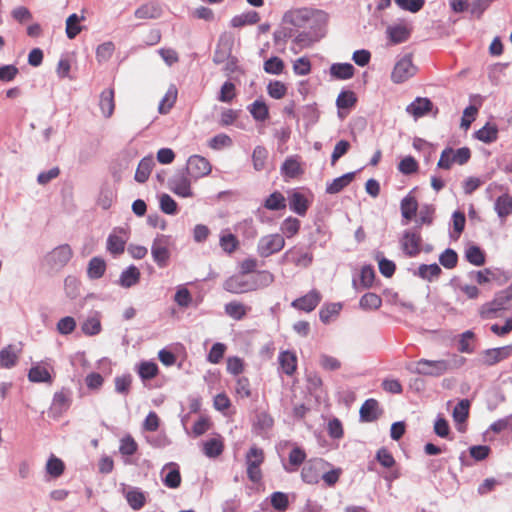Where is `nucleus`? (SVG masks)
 I'll use <instances>...</instances> for the list:
<instances>
[{
	"mask_svg": "<svg viewBox=\"0 0 512 512\" xmlns=\"http://www.w3.org/2000/svg\"><path fill=\"white\" fill-rule=\"evenodd\" d=\"M329 20L326 12L310 7H298L288 10L283 15V22L295 28H308L316 38L324 35V28Z\"/></svg>",
	"mask_w": 512,
	"mask_h": 512,
	"instance_id": "obj_1",
	"label": "nucleus"
},
{
	"mask_svg": "<svg viewBox=\"0 0 512 512\" xmlns=\"http://www.w3.org/2000/svg\"><path fill=\"white\" fill-rule=\"evenodd\" d=\"M466 362L463 356L457 354H450L447 359H426L422 358L416 362L411 363L408 369L415 374L440 377L449 371L461 368Z\"/></svg>",
	"mask_w": 512,
	"mask_h": 512,
	"instance_id": "obj_2",
	"label": "nucleus"
},
{
	"mask_svg": "<svg viewBox=\"0 0 512 512\" xmlns=\"http://www.w3.org/2000/svg\"><path fill=\"white\" fill-rule=\"evenodd\" d=\"M73 257V250L68 244H62L44 257V264L52 271H60L63 269Z\"/></svg>",
	"mask_w": 512,
	"mask_h": 512,
	"instance_id": "obj_3",
	"label": "nucleus"
},
{
	"mask_svg": "<svg viewBox=\"0 0 512 512\" xmlns=\"http://www.w3.org/2000/svg\"><path fill=\"white\" fill-rule=\"evenodd\" d=\"M470 157L471 152L467 147H462L457 150L446 148L442 151L437 166L441 169L449 170L453 164H465Z\"/></svg>",
	"mask_w": 512,
	"mask_h": 512,
	"instance_id": "obj_4",
	"label": "nucleus"
},
{
	"mask_svg": "<svg viewBox=\"0 0 512 512\" xmlns=\"http://www.w3.org/2000/svg\"><path fill=\"white\" fill-rule=\"evenodd\" d=\"M285 246L283 235L274 233L262 236L257 244V253L260 257L267 258L281 251Z\"/></svg>",
	"mask_w": 512,
	"mask_h": 512,
	"instance_id": "obj_5",
	"label": "nucleus"
},
{
	"mask_svg": "<svg viewBox=\"0 0 512 512\" xmlns=\"http://www.w3.org/2000/svg\"><path fill=\"white\" fill-rule=\"evenodd\" d=\"M417 72V67L413 64L410 54L401 57L395 64L391 73V80L394 83H403L413 77Z\"/></svg>",
	"mask_w": 512,
	"mask_h": 512,
	"instance_id": "obj_6",
	"label": "nucleus"
},
{
	"mask_svg": "<svg viewBox=\"0 0 512 512\" xmlns=\"http://www.w3.org/2000/svg\"><path fill=\"white\" fill-rule=\"evenodd\" d=\"M264 461V452L258 447H251L246 454L247 475L252 482H259L262 479L260 469Z\"/></svg>",
	"mask_w": 512,
	"mask_h": 512,
	"instance_id": "obj_7",
	"label": "nucleus"
},
{
	"mask_svg": "<svg viewBox=\"0 0 512 512\" xmlns=\"http://www.w3.org/2000/svg\"><path fill=\"white\" fill-rule=\"evenodd\" d=\"M187 173L194 179L208 176L212 171V165L205 157L201 155H192L187 160Z\"/></svg>",
	"mask_w": 512,
	"mask_h": 512,
	"instance_id": "obj_8",
	"label": "nucleus"
},
{
	"mask_svg": "<svg viewBox=\"0 0 512 512\" xmlns=\"http://www.w3.org/2000/svg\"><path fill=\"white\" fill-rule=\"evenodd\" d=\"M192 178L184 173L173 175L168 182L169 189L177 196L182 198H191L194 191L191 186Z\"/></svg>",
	"mask_w": 512,
	"mask_h": 512,
	"instance_id": "obj_9",
	"label": "nucleus"
},
{
	"mask_svg": "<svg viewBox=\"0 0 512 512\" xmlns=\"http://www.w3.org/2000/svg\"><path fill=\"white\" fill-rule=\"evenodd\" d=\"M224 289L230 293L240 294L257 289V285L251 283L244 275H235L225 281Z\"/></svg>",
	"mask_w": 512,
	"mask_h": 512,
	"instance_id": "obj_10",
	"label": "nucleus"
},
{
	"mask_svg": "<svg viewBox=\"0 0 512 512\" xmlns=\"http://www.w3.org/2000/svg\"><path fill=\"white\" fill-rule=\"evenodd\" d=\"M288 261L292 262L296 267L307 268L313 261V255L302 249H289L282 257L283 263Z\"/></svg>",
	"mask_w": 512,
	"mask_h": 512,
	"instance_id": "obj_11",
	"label": "nucleus"
},
{
	"mask_svg": "<svg viewBox=\"0 0 512 512\" xmlns=\"http://www.w3.org/2000/svg\"><path fill=\"white\" fill-rule=\"evenodd\" d=\"M512 355V345L487 349L482 352V363L488 366L494 365Z\"/></svg>",
	"mask_w": 512,
	"mask_h": 512,
	"instance_id": "obj_12",
	"label": "nucleus"
},
{
	"mask_svg": "<svg viewBox=\"0 0 512 512\" xmlns=\"http://www.w3.org/2000/svg\"><path fill=\"white\" fill-rule=\"evenodd\" d=\"M151 254L153 260L159 267H165L168 264L170 258V251L164 242V237H157L154 239L151 246Z\"/></svg>",
	"mask_w": 512,
	"mask_h": 512,
	"instance_id": "obj_13",
	"label": "nucleus"
},
{
	"mask_svg": "<svg viewBox=\"0 0 512 512\" xmlns=\"http://www.w3.org/2000/svg\"><path fill=\"white\" fill-rule=\"evenodd\" d=\"M323 460L309 461L302 469L301 477L308 484H315L320 479V473L324 466Z\"/></svg>",
	"mask_w": 512,
	"mask_h": 512,
	"instance_id": "obj_14",
	"label": "nucleus"
},
{
	"mask_svg": "<svg viewBox=\"0 0 512 512\" xmlns=\"http://www.w3.org/2000/svg\"><path fill=\"white\" fill-rule=\"evenodd\" d=\"M410 32V27L403 22L389 25L386 28V35L390 42L393 44H399L406 41L410 35Z\"/></svg>",
	"mask_w": 512,
	"mask_h": 512,
	"instance_id": "obj_15",
	"label": "nucleus"
},
{
	"mask_svg": "<svg viewBox=\"0 0 512 512\" xmlns=\"http://www.w3.org/2000/svg\"><path fill=\"white\" fill-rule=\"evenodd\" d=\"M319 302L320 294L317 291L312 290L305 296L294 300L292 305L300 310L310 312L315 309Z\"/></svg>",
	"mask_w": 512,
	"mask_h": 512,
	"instance_id": "obj_16",
	"label": "nucleus"
},
{
	"mask_svg": "<svg viewBox=\"0 0 512 512\" xmlns=\"http://www.w3.org/2000/svg\"><path fill=\"white\" fill-rule=\"evenodd\" d=\"M49 367L47 365L36 364L32 366L28 373V378L31 382H45L50 383L52 378L50 375Z\"/></svg>",
	"mask_w": 512,
	"mask_h": 512,
	"instance_id": "obj_17",
	"label": "nucleus"
},
{
	"mask_svg": "<svg viewBox=\"0 0 512 512\" xmlns=\"http://www.w3.org/2000/svg\"><path fill=\"white\" fill-rule=\"evenodd\" d=\"M100 110L105 118H110L114 112V91L112 89L104 90L100 95Z\"/></svg>",
	"mask_w": 512,
	"mask_h": 512,
	"instance_id": "obj_18",
	"label": "nucleus"
},
{
	"mask_svg": "<svg viewBox=\"0 0 512 512\" xmlns=\"http://www.w3.org/2000/svg\"><path fill=\"white\" fill-rule=\"evenodd\" d=\"M260 16L256 11H247L238 15H235L230 24L234 28H240L246 25H253L259 22Z\"/></svg>",
	"mask_w": 512,
	"mask_h": 512,
	"instance_id": "obj_19",
	"label": "nucleus"
},
{
	"mask_svg": "<svg viewBox=\"0 0 512 512\" xmlns=\"http://www.w3.org/2000/svg\"><path fill=\"white\" fill-rule=\"evenodd\" d=\"M161 14V9L156 3H145L135 10V17L139 20H147L158 18Z\"/></svg>",
	"mask_w": 512,
	"mask_h": 512,
	"instance_id": "obj_20",
	"label": "nucleus"
},
{
	"mask_svg": "<svg viewBox=\"0 0 512 512\" xmlns=\"http://www.w3.org/2000/svg\"><path fill=\"white\" fill-rule=\"evenodd\" d=\"M106 271V262L100 257H93L87 265V276L95 280L101 278Z\"/></svg>",
	"mask_w": 512,
	"mask_h": 512,
	"instance_id": "obj_21",
	"label": "nucleus"
},
{
	"mask_svg": "<svg viewBox=\"0 0 512 512\" xmlns=\"http://www.w3.org/2000/svg\"><path fill=\"white\" fill-rule=\"evenodd\" d=\"M494 209L500 218H506L512 214V197L509 194L499 196L494 204Z\"/></svg>",
	"mask_w": 512,
	"mask_h": 512,
	"instance_id": "obj_22",
	"label": "nucleus"
},
{
	"mask_svg": "<svg viewBox=\"0 0 512 512\" xmlns=\"http://www.w3.org/2000/svg\"><path fill=\"white\" fill-rule=\"evenodd\" d=\"M139 279L140 271L137 267L132 265L121 273L119 283L122 287L129 288L137 284Z\"/></svg>",
	"mask_w": 512,
	"mask_h": 512,
	"instance_id": "obj_23",
	"label": "nucleus"
},
{
	"mask_svg": "<svg viewBox=\"0 0 512 512\" xmlns=\"http://www.w3.org/2000/svg\"><path fill=\"white\" fill-rule=\"evenodd\" d=\"M420 245V236L414 232H406L402 239L404 251L409 255L418 253Z\"/></svg>",
	"mask_w": 512,
	"mask_h": 512,
	"instance_id": "obj_24",
	"label": "nucleus"
},
{
	"mask_svg": "<svg viewBox=\"0 0 512 512\" xmlns=\"http://www.w3.org/2000/svg\"><path fill=\"white\" fill-rule=\"evenodd\" d=\"M154 166V160L152 157L143 158L138 164L135 180L139 183H144L148 178Z\"/></svg>",
	"mask_w": 512,
	"mask_h": 512,
	"instance_id": "obj_25",
	"label": "nucleus"
},
{
	"mask_svg": "<svg viewBox=\"0 0 512 512\" xmlns=\"http://www.w3.org/2000/svg\"><path fill=\"white\" fill-rule=\"evenodd\" d=\"M354 67L350 63H335L330 68V73L337 79H350L354 75Z\"/></svg>",
	"mask_w": 512,
	"mask_h": 512,
	"instance_id": "obj_26",
	"label": "nucleus"
},
{
	"mask_svg": "<svg viewBox=\"0 0 512 512\" xmlns=\"http://www.w3.org/2000/svg\"><path fill=\"white\" fill-rule=\"evenodd\" d=\"M432 103L427 98H418L407 107V112L415 117L425 115L431 109Z\"/></svg>",
	"mask_w": 512,
	"mask_h": 512,
	"instance_id": "obj_27",
	"label": "nucleus"
},
{
	"mask_svg": "<svg viewBox=\"0 0 512 512\" xmlns=\"http://www.w3.org/2000/svg\"><path fill=\"white\" fill-rule=\"evenodd\" d=\"M355 174L353 172L346 173L332 181L326 191L329 194H336L340 192L344 187L348 186L354 179Z\"/></svg>",
	"mask_w": 512,
	"mask_h": 512,
	"instance_id": "obj_28",
	"label": "nucleus"
},
{
	"mask_svg": "<svg viewBox=\"0 0 512 512\" xmlns=\"http://www.w3.org/2000/svg\"><path fill=\"white\" fill-rule=\"evenodd\" d=\"M83 20H85L83 15L79 16L75 13L66 19V35L69 39H74L82 31L79 23Z\"/></svg>",
	"mask_w": 512,
	"mask_h": 512,
	"instance_id": "obj_29",
	"label": "nucleus"
},
{
	"mask_svg": "<svg viewBox=\"0 0 512 512\" xmlns=\"http://www.w3.org/2000/svg\"><path fill=\"white\" fill-rule=\"evenodd\" d=\"M81 330L85 335L94 336L101 332V321L99 315L95 314L88 317L81 325Z\"/></svg>",
	"mask_w": 512,
	"mask_h": 512,
	"instance_id": "obj_30",
	"label": "nucleus"
},
{
	"mask_svg": "<svg viewBox=\"0 0 512 512\" xmlns=\"http://www.w3.org/2000/svg\"><path fill=\"white\" fill-rule=\"evenodd\" d=\"M289 206L290 209L298 215H305L308 209V202L304 195L294 192L290 196Z\"/></svg>",
	"mask_w": 512,
	"mask_h": 512,
	"instance_id": "obj_31",
	"label": "nucleus"
},
{
	"mask_svg": "<svg viewBox=\"0 0 512 512\" xmlns=\"http://www.w3.org/2000/svg\"><path fill=\"white\" fill-rule=\"evenodd\" d=\"M418 203L416 199L407 195L401 201V214L406 220H411L417 212Z\"/></svg>",
	"mask_w": 512,
	"mask_h": 512,
	"instance_id": "obj_32",
	"label": "nucleus"
},
{
	"mask_svg": "<svg viewBox=\"0 0 512 512\" xmlns=\"http://www.w3.org/2000/svg\"><path fill=\"white\" fill-rule=\"evenodd\" d=\"M176 99H177V89L175 86H170L158 106L159 113L167 114L173 107Z\"/></svg>",
	"mask_w": 512,
	"mask_h": 512,
	"instance_id": "obj_33",
	"label": "nucleus"
},
{
	"mask_svg": "<svg viewBox=\"0 0 512 512\" xmlns=\"http://www.w3.org/2000/svg\"><path fill=\"white\" fill-rule=\"evenodd\" d=\"M497 134L498 129L496 125L487 123L481 129L476 131L475 137L484 143H491L496 140Z\"/></svg>",
	"mask_w": 512,
	"mask_h": 512,
	"instance_id": "obj_34",
	"label": "nucleus"
},
{
	"mask_svg": "<svg viewBox=\"0 0 512 512\" xmlns=\"http://www.w3.org/2000/svg\"><path fill=\"white\" fill-rule=\"evenodd\" d=\"M18 359V353L14 346L8 345L0 351V365L5 368L14 366Z\"/></svg>",
	"mask_w": 512,
	"mask_h": 512,
	"instance_id": "obj_35",
	"label": "nucleus"
},
{
	"mask_svg": "<svg viewBox=\"0 0 512 512\" xmlns=\"http://www.w3.org/2000/svg\"><path fill=\"white\" fill-rule=\"evenodd\" d=\"M279 362L283 371L291 375L296 370L297 358L296 355L290 351H284L279 356Z\"/></svg>",
	"mask_w": 512,
	"mask_h": 512,
	"instance_id": "obj_36",
	"label": "nucleus"
},
{
	"mask_svg": "<svg viewBox=\"0 0 512 512\" xmlns=\"http://www.w3.org/2000/svg\"><path fill=\"white\" fill-rule=\"evenodd\" d=\"M378 403L374 399H369L364 402L360 408V416L364 421H373L377 418Z\"/></svg>",
	"mask_w": 512,
	"mask_h": 512,
	"instance_id": "obj_37",
	"label": "nucleus"
},
{
	"mask_svg": "<svg viewBox=\"0 0 512 512\" xmlns=\"http://www.w3.org/2000/svg\"><path fill=\"white\" fill-rule=\"evenodd\" d=\"M204 454L209 458H215L223 452V443L220 439L212 438L203 444Z\"/></svg>",
	"mask_w": 512,
	"mask_h": 512,
	"instance_id": "obj_38",
	"label": "nucleus"
},
{
	"mask_svg": "<svg viewBox=\"0 0 512 512\" xmlns=\"http://www.w3.org/2000/svg\"><path fill=\"white\" fill-rule=\"evenodd\" d=\"M360 307L364 310H376L381 304V298L375 293H366L360 299Z\"/></svg>",
	"mask_w": 512,
	"mask_h": 512,
	"instance_id": "obj_39",
	"label": "nucleus"
},
{
	"mask_svg": "<svg viewBox=\"0 0 512 512\" xmlns=\"http://www.w3.org/2000/svg\"><path fill=\"white\" fill-rule=\"evenodd\" d=\"M300 229V221L296 218L288 217L285 219L280 227L281 232L287 238L295 236Z\"/></svg>",
	"mask_w": 512,
	"mask_h": 512,
	"instance_id": "obj_40",
	"label": "nucleus"
},
{
	"mask_svg": "<svg viewBox=\"0 0 512 512\" xmlns=\"http://www.w3.org/2000/svg\"><path fill=\"white\" fill-rule=\"evenodd\" d=\"M126 499L129 505L134 510H139L145 504V495L138 489L129 490L126 493Z\"/></svg>",
	"mask_w": 512,
	"mask_h": 512,
	"instance_id": "obj_41",
	"label": "nucleus"
},
{
	"mask_svg": "<svg viewBox=\"0 0 512 512\" xmlns=\"http://www.w3.org/2000/svg\"><path fill=\"white\" fill-rule=\"evenodd\" d=\"M115 50V46L111 41L104 42L96 48V59L99 63L108 61Z\"/></svg>",
	"mask_w": 512,
	"mask_h": 512,
	"instance_id": "obj_42",
	"label": "nucleus"
},
{
	"mask_svg": "<svg viewBox=\"0 0 512 512\" xmlns=\"http://www.w3.org/2000/svg\"><path fill=\"white\" fill-rule=\"evenodd\" d=\"M267 157L268 151L264 147H255L252 154V162L254 169L257 171L263 170L265 168Z\"/></svg>",
	"mask_w": 512,
	"mask_h": 512,
	"instance_id": "obj_43",
	"label": "nucleus"
},
{
	"mask_svg": "<svg viewBox=\"0 0 512 512\" xmlns=\"http://www.w3.org/2000/svg\"><path fill=\"white\" fill-rule=\"evenodd\" d=\"M225 312L231 318L240 320L246 315L247 309L242 303L233 301L225 305Z\"/></svg>",
	"mask_w": 512,
	"mask_h": 512,
	"instance_id": "obj_44",
	"label": "nucleus"
},
{
	"mask_svg": "<svg viewBox=\"0 0 512 512\" xmlns=\"http://www.w3.org/2000/svg\"><path fill=\"white\" fill-rule=\"evenodd\" d=\"M282 173L290 178H294L302 173L300 163L295 158H288L281 167Z\"/></svg>",
	"mask_w": 512,
	"mask_h": 512,
	"instance_id": "obj_45",
	"label": "nucleus"
},
{
	"mask_svg": "<svg viewBox=\"0 0 512 512\" xmlns=\"http://www.w3.org/2000/svg\"><path fill=\"white\" fill-rule=\"evenodd\" d=\"M470 402L467 399L461 400L453 410V419L457 423H463L468 417Z\"/></svg>",
	"mask_w": 512,
	"mask_h": 512,
	"instance_id": "obj_46",
	"label": "nucleus"
},
{
	"mask_svg": "<svg viewBox=\"0 0 512 512\" xmlns=\"http://www.w3.org/2000/svg\"><path fill=\"white\" fill-rule=\"evenodd\" d=\"M250 113L257 121H264L268 118L269 112L267 105L260 100H256L250 107Z\"/></svg>",
	"mask_w": 512,
	"mask_h": 512,
	"instance_id": "obj_47",
	"label": "nucleus"
},
{
	"mask_svg": "<svg viewBox=\"0 0 512 512\" xmlns=\"http://www.w3.org/2000/svg\"><path fill=\"white\" fill-rule=\"evenodd\" d=\"M264 206L269 210L284 209L286 207L285 198L280 192H274L265 200Z\"/></svg>",
	"mask_w": 512,
	"mask_h": 512,
	"instance_id": "obj_48",
	"label": "nucleus"
},
{
	"mask_svg": "<svg viewBox=\"0 0 512 512\" xmlns=\"http://www.w3.org/2000/svg\"><path fill=\"white\" fill-rule=\"evenodd\" d=\"M80 281L75 276L69 275L64 279V290L66 295L74 299L79 294Z\"/></svg>",
	"mask_w": 512,
	"mask_h": 512,
	"instance_id": "obj_49",
	"label": "nucleus"
},
{
	"mask_svg": "<svg viewBox=\"0 0 512 512\" xmlns=\"http://www.w3.org/2000/svg\"><path fill=\"white\" fill-rule=\"evenodd\" d=\"M284 62L279 57H271L264 63V70L266 73L279 75L283 72Z\"/></svg>",
	"mask_w": 512,
	"mask_h": 512,
	"instance_id": "obj_50",
	"label": "nucleus"
},
{
	"mask_svg": "<svg viewBox=\"0 0 512 512\" xmlns=\"http://www.w3.org/2000/svg\"><path fill=\"white\" fill-rule=\"evenodd\" d=\"M208 145L213 150H220L225 147H230L232 145V139L227 134L220 133L212 137Z\"/></svg>",
	"mask_w": 512,
	"mask_h": 512,
	"instance_id": "obj_51",
	"label": "nucleus"
},
{
	"mask_svg": "<svg viewBox=\"0 0 512 512\" xmlns=\"http://www.w3.org/2000/svg\"><path fill=\"white\" fill-rule=\"evenodd\" d=\"M19 74L18 68L13 64L0 65V82L8 83L13 81Z\"/></svg>",
	"mask_w": 512,
	"mask_h": 512,
	"instance_id": "obj_52",
	"label": "nucleus"
},
{
	"mask_svg": "<svg viewBox=\"0 0 512 512\" xmlns=\"http://www.w3.org/2000/svg\"><path fill=\"white\" fill-rule=\"evenodd\" d=\"M274 424L273 418L266 412H260L256 415L253 426L261 431H266L272 428Z\"/></svg>",
	"mask_w": 512,
	"mask_h": 512,
	"instance_id": "obj_53",
	"label": "nucleus"
},
{
	"mask_svg": "<svg viewBox=\"0 0 512 512\" xmlns=\"http://www.w3.org/2000/svg\"><path fill=\"white\" fill-rule=\"evenodd\" d=\"M125 248V241L117 236L110 235L107 240V250L112 254H121Z\"/></svg>",
	"mask_w": 512,
	"mask_h": 512,
	"instance_id": "obj_54",
	"label": "nucleus"
},
{
	"mask_svg": "<svg viewBox=\"0 0 512 512\" xmlns=\"http://www.w3.org/2000/svg\"><path fill=\"white\" fill-rule=\"evenodd\" d=\"M356 100V96L352 91H344L338 95L336 104L340 109L351 108L356 103Z\"/></svg>",
	"mask_w": 512,
	"mask_h": 512,
	"instance_id": "obj_55",
	"label": "nucleus"
},
{
	"mask_svg": "<svg viewBox=\"0 0 512 512\" xmlns=\"http://www.w3.org/2000/svg\"><path fill=\"white\" fill-rule=\"evenodd\" d=\"M466 258L471 264L476 266H481L485 262V257L477 246H471L467 249Z\"/></svg>",
	"mask_w": 512,
	"mask_h": 512,
	"instance_id": "obj_56",
	"label": "nucleus"
},
{
	"mask_svg": "<svg viewBox=\"0 0 512 512\" xmlns=\"http://www.w3.org/2000/svg\"><path fill=\"white\" fill-rule=\"evenodd\" d=\"M76 328V321L73 317L66 316L61 318L57 323V331L62 335L72 333Z\"/></svg>",
	"mask_w": 512,
	"mask_h": 512,
	"instance_id": "obj_57",
	"label": "nucleus"
},
{
	"mask_svg": "<svg viewBox=\"0 0 512 512\" xmlns=\"http://www.w3.org/2000/svg\"><path fill=\"white\" fill-rule=\"evenodd\" d=\"M271 504L278 511H285L289 505L288 496L283 492H274L271 495Z\"/></svg>",
	"mask_w": 512,
	"mask_h": 512,
	"instance_id": "obj_58",
	"label": "nucleus"
},
{
	"mask_svg": "<svg viewBox=\"0 0 512 512\" xmlns=\"http://www.w3.org/2000/svg\"><path fill=\"white\" fill-rule=\"evenodd\" d=\"M398 169L403 174H412L417 171L418 163L412 156H407L400 161Z\"/></svg>",
	"mask_w": 512,
	"mask_h": 512,
	"instance_id": "obj_59",
	"label": "nucleus"
},
{
	"mask_svg": "<svg viewBox=\"0 0 512 512\" xmlns=\"http://www.w3.org/2000/svg\"><path fill=\"white\" fill-rule=\"evenodd\" d=\"M160 208L166 214H175L177 211V203L168 194H162L160 196Z\"/></svg>",
	"mask_w": 512,
	"mask_h": 512,
	"instance_id": "obj_60",
	"label": "nucleus"
},
{
	"mask_svg": "<svg viewBox=\"0 0 512 512\" xmlns=\"http://www.w3.org/2000/svg\"><path fill=\"white\" fill-rule=\"evenodd\" d=\"M268 94L274 99H281L285 96L287 88L280 81H273L268 84Z\"/></svg>",
	"mask_w": 512,
	"mask_h": 512,
	"instance_id": "obj_61",
	"label": "nucleus"
},
{
	"mask_svg": "<svg viewBox=\"0 0 512 512\" xmlns=\"http://www.w3.org/2000/svg\"><path fill=\"white\" fill-rule=\"evenodd\" d=\"M235 85L232 82H225L220 90L219 101L229 103L235 97Z\"/></svg>",
	"mask_w": 512,
	"mask_h": 512,
	"instance_id": "obj_62",
	"label": "nucleus"
},
{
	"mask_svg": "<svg viewBox=\"0 0 512 512\" xmlns=\"http://www.w3.org/2000/svg\"><path fill=\"white\" fill-rule=\"evenodd\" d=\"M226 350V346L223 343H215L208 354V361L213 364H217L223 358Z\"/></svg>",
	"mask_w": 512,
	"mask_h": 512,
	"instance_id": "obj_63",
	"label": "nucleus"
},
{
	"mask_svg": "<svg viewBox=\"0 0 512 512\" xmlns=\"http://www.w3.org/2000/svg\"><path fill=\"white\" fill-rule=\"evenodd\" d=\"M457 254L452 249H446L439 258L440 263L448 269L454 268L457 264Z\"/></svg>",
	"mask_w": 512,
	"mask_h": 512,
	"instance_id": "obj_64",
	"label": "nucleus"
}]
</instances>
